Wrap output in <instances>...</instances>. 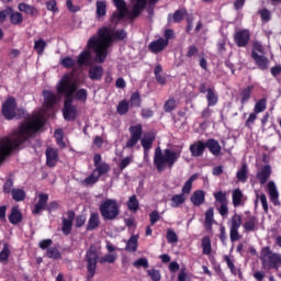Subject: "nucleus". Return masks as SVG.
<instances>
[{"mask_svg": "<svg viewBox=\"0 0 281 281\" xmlns=\"http://www.w3.org/2000/svg\"><path fill=\"white\" fill-rule=\"evenodd\" d=\"M43 128H45V116L41 113L32 115L20 123L10 137H4L0 140V164H3L13 150L21 148L25 142L36 137V133L43 131Z\"/></svg>", "mask_w": 281, "mask_h": 281, "instance_id": "nucleus-1", "label": "nucleus"}, {"mask_svg": "<svg viewBox=\"0 0 281 281\" xmlns=\"http://www.w3.org/2000/svg\"><path fill=\"white\" fill-rule=\"evenodd\" d=\"M127 33L124 29L116 30L112 33L109 26L100 27L97 32V37L92 36L87 43L89 49H93L97 63H104L106 56H109V47L113 41H124Z\"/></svg>", "mask_w": 281, "mask_h": 281, "instance_id": "nucleus-2", "label": "nucleus"}, {"mask_svg": "<svg viewBox=\"0 0 281 281\" xmlns=\"http://www.w3.org/2000/svg\"><path fill=\"white\" fill-rule=\"evenodd\" d=\"M181 157V150L173 151L171 149L161 150V147H157L154 154V166L157 172H164L167 168L172 170L175 164L179 161Z\"/></svg>", "mask_w": 281, "mask_h": 281, "instance_id": "nucleus-3", "label": "nucleus"}, {"mask_svg": "<svg viewBox=\"0 0 281 281\" xmlns=\"http://www.w3.org/2000/svg\"><path fill=\"white\" fill-rule=\"evenodd\" d=\"M117 260V256L106 254L105 256L100 258L98 250L94 247H90L86 252V262H87V271H88V280H91L93 276H95V269H98V262L100 265L109 263L113 265Z\"/></svg>", "mask_w": 281, "mask_h": 281, "instance_id": "nucleus-4", "label": "nucleus"}, {"mask_svg": "<svg viewBox=\"0 0 281 281\" xmlns=\"http://www.w3.org/2000/svg\"><path fill=\"white\" fill-rule=\"evenodd\" d=\"M1 113L4 120H23L27 119V111L23 108H19L16 103V98L8 97L5 101L2 103Z\"/></svg>", "mask_w": 281, "mask_h": 281, "instance_id": "nucleus-5", "label": "nucleus"}, {"mask_svg": "<svg viewBox=\"0 0 281 281\" xmlns=\"http://www.w3.org/2000/svg\"><path fill=\"white\" fill-rule=\"evenodd\" d=\"M259 259L261 260L262 269L267 271H280L281 268V254L274 252L271 250L270 246H266L261 248V254Z\"/></svg>", "mask_w": 281, "mask_h": 281, "instance_id": "nucleus-6", "label": "nucleus"}, {"mask_svg": "<svg viewBox=\"0 0 281 281\" xmlns=\"http://www.w3.org/2000/svg\"><path fill=\"white\" fill-rule=\"evenodd\" d=\"M99 212L103 221H115L120 216L117 200L106 199L99 205Z\"/></svg>", "mask_w": 281, "mask_h": 281, "instance_id": "nucleus-7", "label": "nucleus"}, {"mask_svg": "<svg viewBox=\"0 0 281 281\" xmlns=\"http://www.w3.org/2000/svg\"><path fill=\"white\" fill-rule=\"evenodd\" d=\"M57 93L65 95V100H74V94L78 91V85L71 82V76L64 75L57 83Z\"/></svg>", "mask_w": 281, "mask_h": 281, "instance_id": "nucleus-8", "label": "nucleus"}, {"mask_svg": "<svg viewBox=\"0 0 281 281\" xmlns=\"http://www.w3.org/2000/svg\"><path fill=\"white\" fill-rule=\"evenodd\" d=\"M240 225H243V215L235 213L231 217V226H229L231 243H236L237 240H240V238H243V236H240V233L238 232L240 229Z\"/></svg>", "mask_w": 281, "mask_h": 281, "instance_id": "nucleus-9", "label": "nucleus"}, {"mask_svg": "<svg viewBox=\"0 0 281 281\" xmlns=\"http://www.w3.org/2000/svg\"><path fill=\"white\" fill-rule=\"evenodd\" d=\"M113 5L116 8V11L110 16L111 23H117L122 19H126L128 14V8L126 7V0H112Z\"/></svg>", "mask_w": 281, "mask_h": 281, "instance_id": "nucleus-10", "label": "nucleus"}, {"mask_svg": "<svg viewBox=\"0 0 281 281\" xmlns=\"http://www.w3.org/2000/svg\"><path fill=\"white\" fill-rule=\"evenodd\" d=\"M128 131H130V138L125 144V148H135V146H137V144L139 143V139H142L144 127L142 126V124H136V125L130 126Z\"/></svg>", "mask_w": 281, "mask_h": 281, "instance_id": "nucleus-11", "label": "nucleus"}, {"mask_svg": "<svg viewBox=\"0 0 281 281\" xmlns=\"http://www.w3.org/2000/svg\"><path fill=\"white\" fill-rule=\"evenodd\" d=\"M63 115L66 122H75L78 117V109L74 105V99L64 100Z\"/></svg>", "mask_w": 281, "mask_h": 281, "instance_id": "nucleus-12", "label": "nucleus"}, {"mask_svg": "<svg viewBox=\"0 0 281 281\" xmlns=\"http://www.w3.org/2000/svg\"><path fill=\"white\" fill-rule=\"evenodd\" d=\"M251 41V33L247 29L239 30L234 35V42L237 47H247Z\"/></svg>", "mask_w": 281, "mask_h": 281, "instance_id": "nucleus-13", "label": "nucleus"}, {"mask_svg": "<svg viewBox=\"0 0 281 281\" xmlns=\"http://www.w3.org/2000/svg\"><path fill=\"white\" fill-rule=\"evenodd\" d=\"M67 217L61 218V232L64 236H69L71 234V229L74 227V221L76 218V212L74 211H67L66 213Z\"/></svg>", "mask_w": 281, "mask_h": 281, "instance_id": "nucleus-14", "label": "nucleus"}, {"mask_svg": "<svg viewBox=\"0 0 281 281\" xmlns=\"http://www.w3.org/2000/svg\"><path fill=\"white\" fill-rule=\"evenodd\" d=\"M45 155L46 166H48V168H56L58 160L60 159L58 156V149L49 147L46 149Z\"/></svg>", "mask_w": 281, "mask_h": 281, "instance_id": "nucleus-15", "label": "nucleus"}, {"mask_svg": "<svg viewBox=\"0 0 281 281\" xmlns=\"http://www.w3.org/2000/svg\"><path fill=\"white\" fill-rule=\"evenodd\" d=\"M148 5V0H132V19L140 16Z\"/></svg>", "mask_w": 281, "mask_h": 281, "instance_id": "nucleus-16", "label": "nucleus"}, {"mask_svg": "<svg viewBox=\"0 0 281 281\" xmlns=\"http://www.w3.org/2000/svg\"><path fill=\"white\" fill-rule=\"evenodd\" d=\"M166 47H168V40H164V37H159L148 45V49L151 54H161Z\"/></svg>", "mask_w": 281, "mask_h": 281, "instance_id": "nucleus-17", "label": "nucleus"}, {"mask_svg": "<svg viewBox=\"0 0 281 281\" xmlns=\"http://www.w3.org/2000/svg\"><path fill=\"white\" fill-rule=\"evenodd\" d=\"M268 195L273 205H280V192H278V187L276 182L269 181L267 184Z\"/></svg>", "mask_w": 281, "mask_h": 281, "instance_id": "nucleus-18", "label": "nucleus"}, {"mask_svg": "<svg viewBox=\"0 0 281 281\" xmlns=\"http://www.w3.org/2000/svg\"><path fill=\"white\" fill-rule=\"evenodd\" d=\"M206 145L203 140H195L193 144L190 145L189 150L192 157H203L205 153Z\"/></svg>", "mask_w": 281, "mask_h": 281, "instance_id": "nucleus-19", "label": "nucleus"}, {"mask_svg": "<svg viewBox=\"0 0 281 281\" xmlns=\"http://www.w3.org/2000/svg\"><path fill=\"white\" fill-rule=\"evenodd\" d=\"M205 146L209 149V151L211 153V155H213L214 157H220L223 147L221 146V143H218L216 140V138H209L205 142Z\"/></svg>", "mask_w": 281, "mask_h": 281, "instance_id": "nucleus-20", "label": "nucleus"}, {"mask_svg": "<svg viewBox=\"0 0 281 281\" xmlns=\"http://www.w3.org/2000/svg\"><path fill=\"white\" fill-rule=\"evenodd\" d=\"M251 58L255 60L258 69H261V71L269 69V58L265 57V55H259L256 52H251Z\"/></svg>", "mask_w": 281, "mask_h": 281, "instance_id": "nucleus-21", "label": "nucleus"}, {"mask_svg": "<svg viewBox=\"0 0 281 281\" xmlns=\"http://www.w3.org/2000/svg\"><path fill=\"white\" fill-rule=\"evenodd\" d=\"M49 201V195L47 193L38 194V202L35 204L33 209V214H41L42 210L47 209V202Z\"/></svg>", "mask_w": 281, "mask_h": 281, "instance_id": "nucleus-22", "label": "nucleus"}, {"mask_svg": "<svg viewBox=\"0 0 281 281\" xmlns=\"http://www.w3.org/2000/svg\"><path fill=\"white\" fill-rule=\"evenodd\" d=\"M100 227V214L98 212H92L88 220V224L86 226L87 232H93Z\"/></svg>", "mask_w": 281, "mask_h": 281, "instance_id": "nucleus-23", "label": "nucleus"}, {"mask_svg": "<svg viewBox=\"0 0 281 281\" xmlns=\"http://www.w3.org/2000/svg\"><path fill=\"white\" fill-rule=\"evenodd\" d=\"M23 222V213L19 210V206H12L11 213L9 214V223L11 225H19Z\"/></svg>", "mask_w": 281, "mask_h": 281, "instance_id": "nucleus-24", "label": "nucleus"}, {"mask_svg": "<svg viewBox=\"0 0 281 281\" xmlns=\"http://www.w3.org/2000/svg\"><path fill=\"white\" fill-rule=\"evenodd\" d=\"M271 177V166L265 165L259 172H257V179L261 186H265Z\"/></svg>", "mask_w": 281, "mask_h": 281, "instance_id": "nucleus-25", "label": "nucleus"}, {"mask_svg": "<svg viewBox=\"0 0 281 281\" xmlns=\"http://www.w3.org/2000/svg\"><path fill=\"white\" fill-rule=\"evenodd\" d=\"M191 203L195 207H201L205 203V192L203 190H196L190 198Z\"/></svg>", "mask_w": 281, "mask_h": 281, "instance_id": "nucleus-26", "label": "nucleus"}, {"mask_svg": "<svg viewBox=\"0 0 281 281\" xmlns=\"http://www.w3.org/2000/svg\"><path fill=\"white\" fill-rule=\"evenodd\" d=\"M154 142H155V135L153 134L145 135V137L140 139V144H142L145 157H148V153L150 148H153Z\"/></svg>", "mask_w": 281, "mask_h": 281, "instance_id": "nucleus-27", "label": "nucleus"}, {"mask_svg": "<svg viewBox=\"0 0 281 281\" xmlns=\"http://www.w3.org/2000/svg\"><path fill=\"white\" fill-rule=\"evenodd\" d=\"M43 98H44V106L45 109H52L54 104H56L57 98L52 90H44L43 91Z\"/></svg>", "mask_w": 281, "mask_h": 281, "instance_id": "nucleus-28", "label": "nucleus"}, {"mask_svg": "<svg viewBox=\"0 0 281 281\" xmlns=\"http://www.w3.org/2000/svg\"><path fill=\"white\" fill-rule=\"evenodd\" d=\"M206 102L207 106H216L218 104V93H216L214 87L207 88Z\"/></svg>", "mask_w": 281, "mask_h": 281, "instance_id": "nucleus-29", "label": "nucleus"}, {"mask_svg": "<svg viewBox=\"0 0 281 281\" xmlns=\"http://www.w3.org/2000/svg\"><path fill=\"white\" fill-rule=\"evenodd\" d=\"M88 76L90 80H102V76H104V68H102V66H92L89 69Z\"/></svg>", "mask_w": 281, "mask_h": 281, "instance_id": "nucleus-30", "label": "nucleus"}, {"mask_svg": "<svg viewBox=\"0 0 281 281\" xmlns=\"http://www.w3.org/2000/svg\"><path fill=\"white\" fill-rule=\"evenodd\" d=\"M188 14V11L186 9H179L176 10L172 14L168 15V23H181L183 21V18Z\"/></svg>", "mask_w": 281, "mask_h": 281, "instance_id": "nucleus-31", "label": "nucleus"}, {"mask_svg": "<svg viewBox=\"0 0 281 281\" xmlns=\"http://www.w3.org/2000/svg\"><path fill=\"white\" fill-rule=\"evenodd\" d=\"M254 91V86H248L239 92V98H240V104L241 106H245L249 100H251V93Z\"/></svg>", "mask_w": 281, "mask_h": 281, "instance_id": "nucleus-32", "label": "nucleus"}, {"mask_svg": "<svg viewBox=\"0 0 281 281\" xmlns=\"http://www.w3.org/2000/svg\"><path fill=\"white\" fill-rule=\"evenodd\" d=\"M244 196L245 195L243 194V191L240 189L233 190L232 201L234 207H240V205H245V202H243Z\"/></svg>", "mask_w": 281, "mask_h": 281, "instance_id": "nucleus-33", "label": "nucleus"}, {"mask_svg": "<svg viewBox=\"0 0 281 281\" xmlns=\"http://www.w3.org/2000/svg\"><path fill=\"white\" fill-rule=\"evenodd\" d=\"M237 180L240 181V183H246L247 179H249V169L247 167V164H243L240 169L236 173Z\"/></svg>", "mask_w": 281, "mask_h": 281, "instance_id": "nucleus-34", "label": "nucleus"}, {"mask_svg": "<svg viewBox=\"0 0 281 281\" xmlns=\"http://www.w3.org/2000/svg\"><path fill=\"white\" fill-rule=\"evenodd\" d=\"M256 223H258V220L254 215H249L248 220L243 224V227L247 234L249 232H255L256 231Z\"/></svg>", "mask_w": 281, "mask_h": 281, "instance_id": "nucleus-35", "label": "nucleus"}, {"mask_svg": "<svg viewBox=\"0 0 281 281\" xmlns=\"http://www.w3.org/2000/svg\"><path fill=\"white\" fill-rule=\"evenodd\" d=\"M111 170V166L106 162H101L100 165H97L94 167V170L92 171L99 179L102 177V175H106Z\"/></svg>", "mask_w": 281, "mask_h": 281, "instance_id": "nucleus-36", "label": "nucleus"}, {"mask_svg": "<svg viewBox=\"0 0 281 281\" xmlns=\"http://www.w3.org/2000/svg\"><path fill=\"white\" fill-rule=\"evenodd\" d=\"M90 60H91V52H89V49H85V50L81 52V53L79 54V56L77 57V64H78L80 67L87 65Z\"/></svg>", "mask_w": 281, "mask_h": 281, "instance_id": "nucleus-37", "label": "nucleus"}, {"mask_svg": "<svg viewBox=\"0 0 281 281\" xmlns=\"http://www.w3.org/2000/svg\"><path fill=\"white\" fill-rule=\"evenodd\" d=\"M202 254L204 256H210L212 254V239H210V236H204L202 238Z\"/></svg>", "mask_w": 281, "mask_h": 281, "instance_id": "nucleus-38", "label": "nucleus"}, {"mask_svg": "<svg viewBox=\"0 0 281 281\" xmlns=\"http://www.w3.org/2000/svg\"><path fill=\"white\" fill-rule=\"evenodd\" d=\"M130 105L132 108L135 106L136 109L142 108V94L139 93V91H135L131 94Z\"/></svg>", "mask_w": 281, "mask_h": 281, "instance_id": "nucleus-39", "label": "nucleus"}, {"mask_svg": "<svg viewBox=\"0 0 281 281\" xmlns=\"http://www.w3.org/2000/svg\"><path fill=\"white\" fill-rule=\"evenodd\" d=\"M127 210H130V212H137L139 210V200H137V195L133 194L130 196L127 201Z\"/></svg>", "mask_w": 281, "mask_h": 281, "instance_id": "nucleus-40", "label": "nucleus"}, {"mask_svg": "<svg viewBox=\"0 0 281 281\" xmlns=\"http://www.w3.org/2000/svg\"><path fill=\"white\" fill-rule=\"evenodd\" d=\"M130 109L131 104L128 103V100L124 99L117 104L116 112L119 113V115H126Z\"/></svg>", "mask_w": 281, "mask_h": 281, "instance_id": "nucleus-41", "label": "nucleus"}, {"mask_svg": "<svg viewBox=\"0 0 281 281\" xmlns=\"http://www.w3.org/2000/svg\"><path fill=\"white\" fill-rule=\"evenodd\" d=\"M46 47H47V42H45V40L43 38H40L34 42V50L36 52V54H38V56H43Z\"/></svg>", "mask_w": 281, "mask_h": 281, "instance_id": "nucleus-42", "label": "nucleus"}, {"mask_svg": "<svg viewBox=\"0 0 281 281\" xmlns=\"http://www.w3.org/2000/svg\"><path fill=\"white\" fill-rule=\"evenodd\" d=\"M99 181H100V176H97V173L92 171V173L89 177H87L85 180L81 181V184L87 188L89 186H95V183H98Z\"/></svg>", "mask_w": 281, "mask_h": 281, "instance_id": "nucleus-43", "label": "nucleus"}, {"mask_svg": "<svg viewBox=\"0 0 281 281\" xmlns=\"http://www.w3.org/2000/svg\"><path fill=\"white\" fill-rule=\"evenodd\" d=\"M95 5H97V19H102V16H106V2L102 0H98Z\"/></svg>", "mask_w": 281, "mask_h": 281, "instance_id": "nucleus-44", "label": "nucleus"}, {"mask_svg": "<svg viewBox=\"0 0 281 281\" xmlns=\"http://www.w3.org/2000/svg\"><path fill=\"white\" fill-rule=\"evenodd\" d=\"M18 8L20 12H25V14H29V16H35V14L37 13L36 8L27 3H20Z\"/></svg>", "mask_w": 281, "mask_h": 281, "instance_id": "nucleus-45", "label": "nucleus"}, {"mask_svg": "<svg viewBox=\"0 0 281 281\" xmlns=\"http://www.w3.org/2000/svg\"><path fill=\"white\" fill-rule=\"evenodd\" d=\"M186 203V194H175L171 198V207H179L180 205H183Z\"/></svg>", "mask_w": 281, "mask_h": 281, "instance_id": "nucleus-46", "label": "nucleus"}, {"mask_svg": "<svg viewBox=\"0 0 281 281\" xmlns=\"http://www.w3.org/2000/svg\"><path fill=\"white\" fill-rule=\"evenodd\" d=\"M47 258H50L52 260H60L63 258V255L60 254V250L56 247H49L46 250Z\"/></svg>", "mask_w": 281, "mask_h": 281, "instance_id": "nucleus-47", "label": "nucleus"}, {"mask_svg": "<svg viewBox=\"0 0 281 281\" xmlns=\"http://www.w3.org/2000/svg\"><path fill=\"white\" fill-rule=\"evenodd\" d=\"M125 251L135 252L137 251V236H132L125 246Z\"/></svg>", "mask_w": 281, "mask_h": 281, "instance_id": "nucleus-48", "label": "nucleus"}, {"mask_svg": "<svg viewBox=\"0 0 281 281\" xmlns=\"http://www.w3.org/2000/svg\"><path fill=\"white\" fill-rule=\"evenodd\" d=\"M204 223L206 227H212L214 223V207H209L205 212Z\"/></svg>", "mask_w": 281, "mask_h": 281, "instance_id": "nucleus-49", "label": "nucleus"}, {"mask_svg": "<svg viewBox=\"0 0 281 281\" xmlns=\"http://www.w3.org/2000/svg\"><path fill=\"white\" fill-rule=\"evenodd\" d=\"M263 111H267V98H262L259 101L256 102L254 112L257 113H263Z\"/></svg>", "mask_w": 281, "mask_h": 281, "instance_id": "nucleus-50", "label": "nucleus"}, {"mask_svg": "<svg viewBox=\"0 0 281 281\" xmlns=\"http://www.w3.org/2000/svg\"><path fill=\"white\" fill-rule=\"evenodd\" d=\"M177 109V100L175 98L168 99L164 104L165 113H172Z\"/></svg>", "mask_w": 281, "mask_h": 281, "instance_id": "nucleus-51", "label": "nucleus"}, {"mask_svg": "<svg viewBox=\"0 0 281 281\" xmlns=\"http://www.w3.org/2000/svg\"><path fill=\"white\" fill-rule=\"evenodd\" d=\"M9 258H10V248L8 247V244H4L2 250L0 251L1 265H8Z\"/></svg>", "mask_w": 281, "mask_h": 281, "instance_id": "nucleus-52", "label": "nucleus"}, {"mask_svg": "<svg viewBox=\"0 0 281 281\" xmlns=\"http://www.w3.org/2000/svg\"><path fill=\"white\" fill-rule=\"evenodd\" d=\"M74 98H75V100H78L79 102H87V98H89V92L87 91V89L81 88L76 91Z\"/></svg>", "mask_w": 281, "mask_h": 281, "instance_id": "nucleus-53", "label": "nucleus"}, {"mask_svg": "<svg viewBox=\"0 0 281 281\" xmlns=\"http://www.w3.org/2000/svg\"><path fill=\"white\" fill-rule=\"evenodd\" d=\"M13 201L21 202L25 201V191L23 189H13L11 191Z\"/></svg>", "mask_w": 281, "mask_h": 281, "instance_id": "nucleus-54", "label": "nucleus"}, {"mask_svg": "<svg viewBox=\"0 0 281 281\" xmlns=\"http://www.w3.org/2000/svg\"><path fill=\"white\" fill-rule=\"evenodd\" d=\"M196 175L191 176L182 187V194H190L192 192V183H194Z\"/></svg>", "mask_w": 281, "mask_h": 281, "instance_id": "nucleus-55", "label": "nucleus"}, {"mask_svg": "<svg viewBox=\"0 0 281 281\" xmlns=\"http://www.w3.org/2000/svg\"><path fill=\"white\" fill-rule=\"evenodd\" d=\"M10 22L12 23V25H21V23H23V14L11 11Z\"/></svg>", "mask_w": 281, "mask_h": 281, "instance_id": "nucleus-56", "label": "nucleus"}, {"mask_svg": "<svg viewBox=\"0 0 281 281\" xmlns=\"http://www.w3.org/2000/svg\"><path fill=\"white\" fill-rule=\"evenodd\" d=\"M213 196H214L215 201L217 203H220L221 205L227 204V193H225L223 191H217V192L213 193Z\"/></svg>", "mask_w": 281, "mask_h": 281, "instance_id": "nucleus-57", "label": "nucleus"}, {"mask_svg": "<svg viewBox=\"0 0 281 281\" xmlns=\"http://www.w3.org/2000/svg\"><path fill=\"white\" fill-rule=\"evenodd\" d=\"M131 164H133V156H126L119 164V170L121 172H123V170H126V168H128V166H131Z\"/></svg>", "mask_w": 281, "mask_h": 281, "instance_id": "nucleus-58", "label": "nucleus"}, {"mask_svg": "<svg viewBox=\"0 0 281 281\" xmlns=\"http://www.w3.org/2000/svg\"><path fill=\"white\" fill-rule=\"evenodd\" d=\"M60 64L65 67V69H74V67H76V60L71 57L63 58Z\"/></svg>", "mask_w": 281, "mask_h": 281, "instance_id": "nucleus-59", "label": "nucleus"}, {"mask_svg": "<svg viewBox=\"0 0 281 281\" xmlns=\"http://www.w3.org/2000/svg\"><path fill=\"white\" fill-rule=\"evenodd\" d=\"M55 135H56V142L59 148H67V144L63 138V130H56Z\"/></svg>", "mask_w": 281, "mask_h": 281, "instance_id": "nucleus-60", "label": "nucleus"}, {"mask_svg": "<svg viewBox=\"0 0 281 281\" xmlns=\"http://www.w3.org/2000/svg\"><path fill=\"white\" fill-rule=\"evenodd\" d=\"M166 238L168 243H179V237L172 228H168Z\"/></svg>", "mask_w": 281, "mask_h": 281, "instance_id": "nucleus-61", "label": "nucleus"}, {"mask_svg": "<svg viewBox=\"0 0 281 281\" xmlns=\"http://www.w3.org/2000/svg\"><path fill=\"white\" fill-rule=\"evenodd\" d=\"M133 267H135L136 269H139V267H143V269H148V267H149L148 259L139 258L133 262Z\"/></svg>", "mask_w": 281, "mask_h": 281, "instance_id": "nucleus-62", "label": "nucleus"}, {"mask_svg": "<svg viewBox=\"0 0 281 281\" xmlns=\"http://www.w3.org/2000/svg\"><path fill=\"white\" fill-rule=\"evenodd\" d=\"M147 274L153 281H159L161 280V272L157 269H149L147 270Z\"/></svg>", "mask_w": 281, "mask_h": 281, "instance_id": "nucleus-63", "label": "nucleus"}, {"mask_svg": "<svg viewBox=\"0 0 281 281\" xmlns=\"http://www.w3.org/2000/svg\"><path fill=\"white\" fill-rule=\"evenodd\" d=\"M199 54V47L191 45L187 48L186 58H194Z\"/></svg>", "mask_w": 281, "mask_h": 281, "instance_id": "nucleus-64", "label": "nucleus"}]
</instances>
